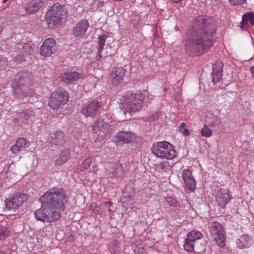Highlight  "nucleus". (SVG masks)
<instances>
[{
    "instance_id": "obj_37",
    "label": "nucleus",
    "mask_w": 254,
    "mask_h": 254,
    "mask_svg": "<svg viewBox=\"0 0 254 254\" xmlns=\"http://www.w3.org/2000/svg\"><path fill=\"white\" fill-rule=\"evenodd\" d=\"M92 162V158L91 157H88L86 158L81 164L80 165L81 167V171H83V170H86L89 168L91 163Z\"/></svg>"
},
{
    "instance_id": "obj_8",
    "label": "nucleus",
    "mask_w": 254,
    "mask_h": 254,
    "mask_svg": "<svg viewBox=\"0 0 254 254\" xmlns=\"http://www.w3.org/2000/svg\"><path fill=\"white\" fill-rule=\"evenodd\" d=\"M27 200L26 195L22 193L17 192L6 198L5 200L7 209L15 210L20 207Z\"/></svg>"
},
{
    "instance_id": "obj_12",
    "label": "nucleus",
    "mask_w": 254,
    "mask_h": 254,
    "mask_svg": "<svg viewBox=\"0 0 254 254\" xmlns=\"http://www.w3.org/2000/svg\"><path fill=\"white\" fill-rule=\"evenodd\" d=\"M125 174V169L120 163L117 162L113 165L112 171L108 174V177L114 180V182L121 181Z\"/></svg>"
},
{
    "instance_id": "obj_17",
    "label": "nucleus",
    "mask_w": 254,
    "mask_h": 254,
    "mask_svg": "<svg viewBox=\"0 0 254 254\" xmlns=\"http://www.w3.org/2000/svg\"><path fill=\"white\" fill-rule=\"evenodd\" d=\"M43 0H30L24 5L25 12L27 14H33L37 12L43 5Z\"/></svg>"
},
{
    "instance_id": "obj_14",
    "label": "nucleus",
    "mask_w": 254,
    "mask_h": 254,
    "mask_svg": "<svg viewBox=\"0 0 254 254\" xmlns=\"http://www.w3.org/2000/svg\"><path fill=\"white\" fill-rule=\"evenodd\" d=\"M93 132L97 133L98 135L104 137L107 135L109 132V126L105 123L102 119H99L96 120L95 124L92 126Z\"/></svg>"
},
{
    "instance_id": "obj_44",
    "label": "nucleus",
    "mask_w": 254,
    "mask_h": 254,
    "mask_svg": "<svg viewBox=\"0 0 254 254\" xmlns=\"http://www.w3.org/2000/svg\"><path fill=\"white\" fill-rule=\"evenodd\" d=\"M251 70L252 72V77L254 79V65L251 67Z\"/></svg>"
},
{
    "instance_id": "obj_43",
    "label": "nucleus",
    "mask_w": 254,
    "mask_h": 254,
    "mask_svg": "<svg viewBox=\"0 0 254 254\" xmlns=\"http://www.w3.org/2000/svg\"><path fill=\"white\" fill-rule=\"evenodd\" d=\"M186 124L184 123H182L181 124H180V131H181V130H182L184 128H185V127H186Z\"/></svg>"
},
{
    "instance_id": "obj_1",
    "label": "nucleus",
    "mask_w": 254,
    "mask_h": 254,
    "mask_svg": "<svg viewBox=\"0 0 254 254\" xmlns=\"http://www.w3.org/2000/svg\"><path fill=\"white\" fill-rule=\"evenodd\" d=\"M216 26L212 18L206 15H199L195 19L190 34L185 40L187 53L199 56L206 53L215 42Z\"/></svg>"
},
{
    "instance_id": "obj_4",
    "label": "nucleus",
    "mask_w": 254,
    "mask_h": 254,
    "mask_svg": "<svg viewBox=\"0 0 254 254\" xmlns=\"http://www.w3.org/2000/svg\"><path fill=\"white\" fill-rule=\"evenodd\" d=\"M67 11L64 5L59 3H55L45 15V20L50 28H54L58 25L63 16L66 14Z\"/></svg>"
},
{
    "instance_id": "obj_9",
    "label": "nucleus",
    "mask_w": 254,
    "mask_h": 254,
    "mask_svg": "<svg viewBox=\"0 0 254 254\" xmlns=\"http://www.w3.org/2000/svg\"><path fill=\"white\" fill-rule=\"evenodd\" d=\"M182 176L185 184V190L188 193L193 192L196 189V182L191 172L185 169L182 172Z\"/></svg>"
},
{
    "instance_id": "obj_38",
    "label": "nucleus",
    "mask_w": 254,
    "mask_h": 254,
    "mask_svg": "<svg viewBox=\"0 0 254 254\" xmlns=\"http://www.w3.org/2000/svg\"><path fill=\"white\" fill-rule=\"evenodd\" d=\"M160 115V113L159 112H157L153 114H152L151 116H149V121L152 122L156 120H157Z\"/></svg>"
},
{
    "instance_id": "obj_15",
    "label": "nucleus",
    "mask_w": 254,
    "mask_h": 254,
    "mask_svg": "<svg viewBox=\"0 0 254 254\" xmlns=\"http://www.w3.org/2000/svg\"><path fill=\"white\" fill-rule=\"evenodd\" d=\"M216 199L219 205L225 208L228 202L233 199V196L228 190L220 189L217 191Z\"/></svg>"
},
{
    "instance_id": "obj_16",
    "label": "nucleus",
    "mask_w": 254,
    "mask_h": 254,
    "mask_svg": "<svg viewBox=\"0 0 254 254\" xmlns=\"http://www.w3.org/2000/svg\"><path fill=\"white\" fill-rule=\"evenodd\" d=\"M89 26L88 21L83 19L78 22L72 28V34L76 38H82Z\"/></svg>"
},
{
    "instance_id": "obj_47",
    "label": "nucleus",
    "mask_w": 254,
    "mask_h": 254,
    "mask_svg": "<svg viewBox=\"0 0 254 254\" xmlns=\"http://www.w3.org/2000/svg\"><path fill=\"white\" fill-rule=\"evenodd\" d=\"M0 254H5V253L3 251H0Z\"/></svg>"
},
{
    "instance_id": "obj_31",
    "label": "nucleus",
    "mask_w": 254,
    "mask_h": 254,
    "mask_svg": "<svg viewBox=\"0 0 254 254\" xmlns=\"http://www.w3.org/2000/svg\"><path fill=\"white\" fill-rule=\"evenodd\" d=\"M165 201L175 209L179 210L180 208L179 203L175 198L172 197H167L165 198Z\"/></svg>"
},
{
    "instance_id": "obj_5",
    "label": "nucleus",
    "mask_w": 254,
    "mask_h": 254,
    "mask_svg": "<svg viewBox=\"0 0 254 254\" xmlns=\"http://www.w3.org/2000/svg\"><path fill=\"white\" fill-rule=\"evenodd\" d=\"M151 150L154 155L161 158L172 159L177 155L173 145L167 141L158 142L153 144Z\"/></svg>"
},
{
    "instance_id": "obj_35",
    "label": "nucleus",
    "mask_w": 254,
    "mask_h": 254,
    "mask_svg": "<svg viewBox=\"0 0 254 254\" xmlns=\"http://www.w3.org/2000/svg\"><path fill=\"white\" fill-rule=\"evenodd\" d=\"M212 121L210 122V125L212 127H220L222 125V122L221 120L216 116H213L212 117Z\"/></svg>"
},
{
    "instance_id": "obj_11",
    "label": "nucleus",
    "mask_w": 254,
    "mask_h": 254,
    "mask_svg": "<svg viewBox=\"0 0 254 254\" xmlns=\"http://www.w3.org/2000/svg\"><path fill=\"white\" fill-rule=\"evenodd\" d=\"M101 106V103L100 102L93 100L84 105L81 111L86 117H94L97 114Z\"/></svg>"
},
{
    "instance_id": "obj_22",
    "label": "nucleus",
    "mask_w": 254,
    "mask_h": 254,
    "mask_svg": "<svg viewBox=\"0 0 254 254\" xmlns=\"http://www.w3.org/2000/svg\"><path fill=\"white\" fill-rule=\"evenodd\" d=\"M80 78L81 75L76 71L64 72L61 74L60 76L61 81L66 83L77 80Z\"/></svg>"
},
{
    "instance_id": "obj_13",
    "label": "nucleus",
    "mask_w": 254,
    "mask_h": 254,
    "mask_svg": "<svg viewBox=\"0 0 254 254\" xmlns=\"http://www.w3.org/2000/svg\"><path fill=\"white\" fill-rule=\"evenodd\" d=\"M56 42L53 38L45 40L40 50V53L44 57H49L56 51Z\"/></svg>"
},
{
    "instance_id": "obj_40",
    "label": "nucleus",
    "mask_w": 254,
    "mask_h": 254,
    "mask_svg": "<svg viewBox=\"0 0 254 254\" xmlns=\"http://www.w3.org/2000/svg\"><path fill=\"white\" fill-rule=\"evenodd\" d=\"M180 132L184 135L186 136H189L190 134V131L186 128H184L182 130H181Z\"/></svg>"
},
{
    "instance_id": "obj_33",
    "label": "nucleus",
    "mask_w": 254,
    "mask_h": 254,
    "mask_svg": "<svg viewBox=\"0 0 254 254\" xmlns=\"http://www.w3.org/2000/svg\"><path fill=\"white\" fill-rule=\"evenodd\" d=\"M249 240V236L247 234H244L241 237V238L238 240L237 242V245L238 247L240 249H243L245 248H246L247 246V244H240V243L241 242H244L247 243V242Z\"/></svg>"
},
{
    "instance_id": "obj_10",
    "label": "nucleus",
    "mask_w": 254,
    "mask_h": 254,
    "mask_svg": "<svg viewBox=\"0 0 254 254\" xmlns=\"http://www.w3.org/2000/svg\"><path fill=\"white\" fill-rule=\"evenodd\" d=\"M33 117H35L34 111L32 107H29L17 113L15 121L21 125H26Z\"/></svg>"
},
{
    "instance_id": "obj_49",
    "label": "nucleus",
    "mask_w": 254,
    "mask_h": 254,
    "mask_svg": "<svg viewBox=\"0 0 254 254\" xmlns=\"http://www.w3.org/2000/svg\"><path fill=\"white\" fill-rule=\"evenodd\" d=\"M2 29L0 27V34L1 33Z\"/></svg>"
},
{
    "instance_id": "obj_21",
    "label": "nucleus",
    "mask_w": 254,
    "mask_h": 254,
    "mask_svg": "<svg viewBox=\"0 0 254 254\" xmlns=\"http://www.w3.org/2000/svg\"><path fill=\"white\" fill-rule=\"evenodd\" d=\"M12 88L13 94L16 98L23 99L25 97L33 96L34 95V91L32 89H28L25 91L19 87L16 86Z\"/></svg>"
},
{
    "instance_id": "obj_24",
    "label": "nucleus",
    "mask_w": 254,
    "mask_h": 254,
    "mask_svg": "<svg viewBox=\"0 0 254 254\" xmlns=\"http://www.w3.org/2000/svg\"><path fill=\"white\" fill-rule=\"evenodd\" d=\"M52 144L55 145H62L64 143V135L63 132H56L50 139Z\"/></svg>"
},
{
    "instance_id": "obj_39",
    "label": "nucleus",
    "mask_w": 254,
    "mask_h": 254,
    "mask_svg": "<svg viewBox=\"0 0 254 254\" xmlns=\"http://www.w3.org/2000/svg\"><path fill=\"white\" fill-rule=\"evenodd\" d=\"M246 0H229L230 2L235 5L243 4Z\"/></svg>"
},
{
    "instance_id": "obj_36",
    "label": "nucleus",
    "mask_w": 254,
    "mask_h": 254,
    "mask_svg": "<svg viewBox=\"0 0 254 254\" xmlns=\"http://www.w3.org/2000/svg\"><path fill=\"white\" fill-rule=\"evenodd\" d=\"M201 134L203 136L208 137L212 135V132L210 128L205 125L201 130Z\"/></svg>"
},
{
    "instance_id": "obj_25",
    "label": "nucleus",
    "mask_w": 254,
    "mask_h": 254,
    "mask_svg": "<svg viewBox=\"0 0 254 254\" xmlns=\"http://www.w3.org/2000/svg\"><path fill=\"white\" fill-rule=\"evenodd\" d=\"M27 140L24 138H19L16 142V143L11 146L10 150L13 153H17L21 151L22 149L25 147L27 144Z\"/></svg>"
},
{
    "instance_id": "obj_3",
    "label": "nucleus",
    "mask_w": 254,
    "mask_h": 254,
    "mask_svg": "<svg viewBox=\"0 0 254 254\" xmlns=\"http://www.w3.org/2000/svg\"><path fill=\"white\" fill-rule=\"evenodd\" d=\"M143 101L142 96L139 94L127 93L121 99V109H123L125 115L128 114L130 117L133 113L141 109Z\"/></svg>"
},
{
    "instance_id": "obj_27",
    "label": "nucleus",
    "mask_w": 254,
    "mask_h": 254,
    "mask_svg": "<svg viewBox=\"0 0 254 254\" xmlns=\"http://www.w3.org/2000/svg\"><path fill=\"white\" fill-rule=\"evenodd\" d=\"M107 36L105 35H100L98 38L99 40V47L97 52V55L96 57V59L97 61L100 60L102 58L101 52L104 49L105 42L106 41Z\"/></svg>"
},
{
    "instance_id": "obj_42",
    "label": "nucleus",
    "mask_w": 254,
    "mask_h": 254,
    "mask_svg": "<svg viewBox=\"0 0 254 254\" xmlns=\"http://www.w3.org/2000/svg\"><path fill=\"white\" fill-rule=\"evenodd\" d=\"M103 205L106 207H110L113 205V202L111 201H105L103 203Z\"/></svg>"
},
{
    "instance_id": "obj_50",
    "label": "nucleus",
    "mask_w": 254,
    "mask_h": 254,
    "mask_svg": "<svg viewBox=\"0 0 254 254\" xmlns=\"http://www.w3.org/2000/svg\"><path fill=\"white\" fill-rule=\"evenodd\" d=\"M108 211H109V212H111V211H112V210H111V208H109L108 209Z\"/></svg>"
},
{
    "instance_id": "obj_2",
    "label": "nucleus",
    "mask_w": 254,
    "mask_h": 254,
    "mask_svg": "<svg viewBox=\"0 0 254 254\" xmlns=\"http://www.w3.org/2000/svg\"><path fill=\"white\" fill-rule=\"evenodd\" d=\"M67 199L64 189L55 188L49 190L40 198L42 206L34 213L36 219L44 222L59 220Z\"/></svg>"
},
{
    "instance_id": "obj_30",
    "label": "nucleus",
    "mask_w": 254,
    "mask_h": 254,
    "mask_svg": "<svg viewBox=\"0 0 254 254\" xmlns=\"http://www.w3.org/2000/svg\"><path fill=\"white\" fill-rule=\"evenodd\" d=\"M202 237V234L201 232L194 230L190 232L187 235L188 238L194 242L201 239Z\"/></svg>"
},
{
    "instance_id": "obj_7",
    "label": "nucleus",
    "mask_w": 254,
    "mask_h": 254,
    "mask_svg": "<svg viewBox=\"0 0 254 254\" xmlns=\"http://www.w3.org/2000/svg\"><path fill=\"white\" fill-rule=\"evenodd\" d=\"M210 233L217 245L221 248L225 246L226 234L222 225L217 222H214L211 227Z\"/></svg>"
},
{
    "instance_id": "obj_18",
    "label": "nucleus",
    "mask_w": 254,
    "mask_h": 254,
    "mask_svg": "<svg viewBox=\"0 0 254 254\" xmlns=\"http://www.w3.org/2000/svg\"><path fill=\"white\" fill-rule=\"evenodd\" d=\"M135 139V135L130 132L120 131L116 136L118 143H129Z\"/></svg>"
},
{
    "instance_id": "obj_32",
    "label": "nucleus",
    "mask_w": 254,
    "mask_h": 254,
    "mask_svg": "<svg viewBox=\"0 0 254 254\" xmlns=\"http://www.w3.org/2000/svg\"><path fill=\"white\" fill-rule=\"evenodd\" d=\"M194 241L187 238L184 247L185 250L188 252H192L194 251Z\"/></svg>"
},
{
    "instance_id": "obj_34",
    "label": "nucleus",
    "mask_w": 254,
    "mask_h": 254,
    "mask_svg": "<svg viewBox=\"0 0 254 254\" xmlns=\"http://www.w3.org/2000/svg\"><path fill=\"white\" fill-rule=\"evenodd\" d=\"M9 234L8 229L6 227L0 225V241L6 239Z\"/></svg>"
},
{
    "instance_id": "obj_20",
    "label": "nucleus",
    "mask_w": 254,
    "mask_h": 254,
    "mask_svg": "<svg viewBox=\"0 0 254 254\" xmlns=\"http://www.w3.org/2000/svg\"><path fill=\"white\" fill-rule=\"evenodd\" d=\"M126 70L122 67H116L113 71L112 82L115 85H118L122 80L126 73Z\"/></svg>"
},
{
    "instance_id": "obj_26",
    "label": "nucleus",
    "mask_w": 254,
    "mask_h": 254,
    "mask_svg": "<svg viewBox=\"0 0 254 254\" xmlns=\"http://www.w3.org/2000/svg\"><path fill=\"white\" fill-rule=\"evenodd\" d=\"M108 249L111 254H120L121 252L120 243L118 240L111 242L109 244Z\"/></svg>"
},
{
    "instance_id": "obj_46",
    "label": "nucleus",
    "mask_w": 254,
    "mask_h": 254,
    "mask_svg": "<svg viewBox=\"0 0 254 254\" xmlns=\"http://www.w3.org/2000/svg\"><path fill=\"white\" fill-rule=\"evenodd\" d=\"M127 198V197L126 196H125L122 199V201H123V203H125L126 201H127L126 200V199Z\"/></svg>"
},
{
    "instance_id": "obj_29",
    "label": "nucleus",
    "mask_w": 254,
    "mask_h": 254,
    "mask_svg": "<svg viewBox=\"0 0 254 254\" xmlns=\"http://www.w3.org/2000/svg\"><path fill=\"white\" fill-rule=\"evenodd\" d=\"M213 75V82L215 84L218 82L222 76V69H215L213 68L212 73Z\"/></svg>"
},
{
    "instance_id": "obj_45",
    "label": "nucleus",
    "mask_w": 254,
    "mask_h": 254,
    "mask_svg": "<svg viewBox=\"0 0 254 254\" xmlns=\"http://www.w3.org/2000/svg\"><path fill=\"white\" fill-rule=\"evenodd\" d=\"M128 198L129 201H132L133 199V197L132 195H128Z\"/></svg>"
},
{
    "instance_id": "obj_23",
    "label": "nucleus",
    "mask_w": 254,
    "mask_h": 254,
    "mask_svg": "<svg viewBox=\"0 0 254 254\" xmlns=\"http://www.w3.org/2000/svg\"><path fill=\"white\" fill-rule=\"evenodd\" d=\"M241 28L246 29L250 25H254V14L252 12H249L243 16L241 22Z\"/></svg>"
},
{
    "instance_id": "obj_41",
    "label": "nucleus",
    "mask_w": 254,
    "mask_h": 254,
    "mask_svg": "<svg viewBox=\"0 0 254 254\" xmlns=\"http://www.w3.org/2000/svg\"><path fill=\"white\" fill-rule=\"evenodd\" d=\"M168 162H167L161 163L159 165V167L161 169L163 170L165 168L167 164H168Z\"/></svg>"
},
{
    "instance_id": "obj_28",
    "label": "nucleus",
    "mask_w": 254,
    "mask_h": 254,
    "mask_svg": "<svg viewBox=\"0 0 254 254\" xmlns=\"http://www.w3.org/2000/svg\"><path fill=\"white\" fill-rule=\"evenodd\" d=\"M69 155L70 152L68 149L63 151L59 158L56 159L55 161L56 164L57 165H61L66 162L69 159Z\"/></svg>"
},
{
    "instance_id": "obj_48",
    "label": "nucleus",
    "mask_w": 254,
    "mask_h": 254,
    "mask_svg": "<svg viewBox=\"0 0 254 254\" xmlns=\"http://www.w3.org/2000/svg\"><path fill=\"white\" fill-rule=\"evenodd\" d=\"M240 244H246L245 242H241L240 243Z\"/></svg>"
},
{
    "instance_id": "obj_19",
    "label": "nucleus",
    "mask_w": 254,
    "mask_h": 254,
    "mask_svg": "<svg viewBox=\"0 0 254 254\" xmlns=\"http://www.w3.org/2000/svg\"><path fill=\"white\" fill-rule=\"evenodd\" d=\"M30 79L26 73H22L17 76L16 78L13 81L11 84L12 87L16 86L22 87L30 82Z\"/></svg>"
},
{
    "instance_id": "obj_6",
    "label": "nucleus",
    "mask_w": 254,
    "mask_h": 254,
    "mask_svg": "<svg viewBox=\"0 0 254 254\" xmlns=\"http://www.w3.org/2000/svg\"><path fill=\"white\" fill-rule=\"evenodd\" d=\"M67 101V93L62 90H57L51 95L48 104L51 108L57 109L61 105H64Z\"/></svg>"
}]
</instances>
